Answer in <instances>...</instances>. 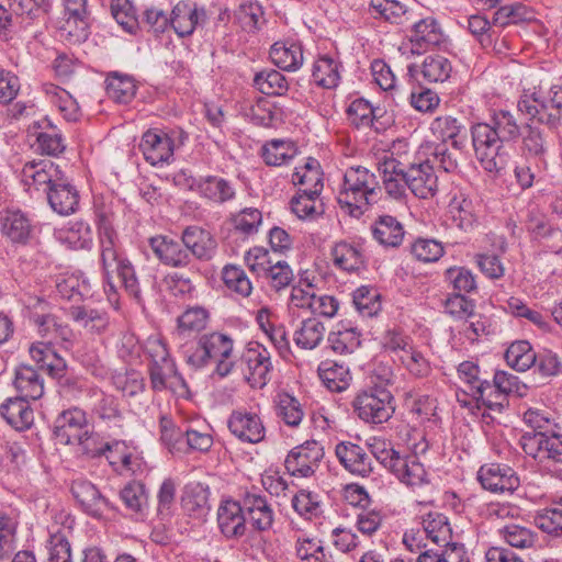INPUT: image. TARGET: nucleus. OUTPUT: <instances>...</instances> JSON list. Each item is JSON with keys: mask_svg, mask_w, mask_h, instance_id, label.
Masks as SVG:
<instances>
[{"mask_svg": "<svg viewBox=\"0 0 562 562\" xmlns=\"http://www.w3.org/2000/svg\"><path fill=\"white\" fill-rule=\"evenodd\" d=\"M74 446L77 447V452L91 458L108 453L106 458L112 464H115L116 462L113 449L117 451L122 447L119 441H104V439L98 432L93 431L90 426L87 428V435H81L80 439L76 440Z\"/></svg>", "mask_w": 562, "mask_h": 562, "instance_id": "35", "label": "nucleus"}, {"mask_svg": "<svg viewBox=\"0 0 562 562\" xmlns=\"http://www.w3.org/2000/svg\"><path fill=\"white\" fill-rule=\"evenodd\" d=\"M312 77L319 87L336 88L340 81L338 61L328 55L318 57L313 65Z\"/></svg>", "mask_w": 562, "mask_h": 562, "instance_id": "50", "label": "nucleus"}, {"mask_svg": "<svg viewBox=\"0 0 562 562\" xmlns=\"http://www.w3.org/2000/svg\"><path fill=\"white\" fill-rule=\"evenodd\" d=\"M505 360L513 369L524 372L536 364L537 355L527 340H519L507 348Z\"/></svg>", "mask_w": 562, "mask_h": 562, "instance_id": "54", "label": "nucleus"}, {"mask_svg": "<svg viewBox=\"0 0 562 562\" xmlns=\"http://www.w3.org/2000/svg\"><path fill=\"white\" fill-rule=\"evenodd\" d=\"M498 533L510 547L519 549L532 547L537 539L536 533L531 529L514 522L499 528Z\"/></svg>", "mask_w": 562, "mask_h": 562, "instance_id": "58", "label": "nucleus"}, {"mask_svg": "<svg viewBox=\"0 0 562 562\" xmlns=\"http://www.w3.org/2000/svg\"><path fill=\"white\" fill-rule=\"evenodd\" d=\"M471 137L475 157L485 171L498 173L506 168L510 158L509 151L492 127L485 123L474 124L471 127Z\"/></svg>", "mask_w": 562, "mask_h": 562, "instance_id": "5", "label": "nucleus"}, {"mask_svg": "<svg viewBox=\"0 0 562 562\" xmlns=\"http://www.w3.org/2000/svg\"><path fill=\"white\" fill-rule=\"evenodd\" d=\"M217 524L226 538L243 537L247 530L243 499H223L217 509Z\"/></svg>", "mask_w": 562, "mask_h": 562, "instance_id": "15", "label": "nucleus"}, {"mask_svg": "<svg viewBox=\"0 0 562 562\" xmlns=\"http://www.w3.org/2000/svg\"><path fill=\"white\" fill-rule=\"evenodd\" d=\"M335 453L341 465L351 474L364 477L373 470L371 457L356 443L339 442Z\"/></svg>", "mask_w": 562, "mask_h": 562, "instance_id": "22", "label": "nucleus"}, {"mask_svg": "<svg viewBox=\"0 0 562 562\" xmlns=\"http://www.w3.org/2000/svg\"><path fill=\"white\" fill-rule=\"evenodd\" d=\"M68 315L75 323L92 335H102L110 326V317L105 311L87 305L70 306Z\"/></svg>", "mask_w": 562, "mask_h": 562, "instance_id": "31", "label": "nucleus"}, {"mask_svg": "<svg viewBox=\"0 0 562 562\" xmlns=\"http://www.w3.org/2000/svg\"><path fill=\"white\" fill-rule=\"evenodd\" d=\"M276 414L288 426L297 427L304 416L301 403L289 393H279L276 400Z\"/></svg>", "mask_w": 562, "mask_h": 562, "instance_id": "55", "label": "nucleus"}, {"mask_svg": "<svg viewBox=\"0 0 562 562\" xmlns=\"http://www.w3.org/2000/svg\"><path fill=\"white\" fill-rule=\"evenodd\" d=\"M64 175L65 172L54 161L41 159L26 162L22 168L21 179L29 189L34 187L36 190H43L47 195L50 187L61 181Z\"/></svg>", "mask_w": 562, "mask_h": 562, "instance_id": "10", "label": "nucleus"}, {"mask_svg": "<svg viewBox=\"0 0 562 562\" xmlns=\"http://www.w3.org/2000/svg\"><path fill=\"white\" fill-rule=\"evenodd\" d=\"M430 131L443 144L450 140L454 149L461 150L465 147V126L451 115L437 116L430 124Z\"/></svg>", "mask_w": 562, "mask_h": 562, "instance_id": "32", "label": "nucleus"}, {"mask_svg": "<svg viewBox=\"0 0 562 562\" xmlns=\"http://www.w3.org/2000/svg\"><path fill=\"white\" fill-rule=\"evenodd\" d=\"M517 106L530 119L558 128L562 125V81L541 82L531 93L525 92Z\"/></svg>", "mask_w": 562, "mask_h": 562, "instance_id": "4", "label": "nucleus"}, {"mask_svg": "<svg viewBox=\"0 0 562 562\" xmlns=\"http://www.w3.org/2000/svg\"><path fill=\"white\" fill-rule=\"evenodd\" d=\"M352 407L362 422L374 425L387 422L395 411L393 395L381 386L358 393L352 401Z\"/></svg>", "mask_w": 562, "mask_h": 562, "instance_id": "6", "label": "nucleus"}, {"mask_svg": "<svg viewBox=\"0 0 562 562\" xmlns=\"http://www.w3.org/2000/svg\"><path fill=\"white\" fill-rule=\"evenodd\" d=\"M0 228L10 241L23 245L29 241L33 231L27 214L15 209H7L0 213Z\"/></svg>", "mask_w": 562, "mask_h": 562, "instance_id": "20", "label": "nucleus"}, {"mask_svg": "<svg viewBox=\"0 0 562 562\" xmlns=\"http://www.w3.org/2000/svg\"><path fill=\"white\" fill-rule=\"evenodd\" d=\"M371 233L381 246L397 248L402 245L405 229L403 224L394 216L379 215L371 225Z\"/></svg>", "mask_w": 562, "mask_h": 562, "instance_id": "28", "label": "nucleus"}, {"mask_svg": "<svg viewBox=\"0 0 562 562\" xmlns=\"http://www.w3.org/2000/svg\"><path fill=\"white\" fill-rule=\"evenodd\" d=\"M406 181L407 189L419 199L432 198L438 189V178L428 160L407 166Z\"/></svg>", "mask_w": 562, "mask_h": 562, "instance_id": "16", "label": "nucleus"}, {"mask_svg": "<svg viewBox=\"0 0 562 562\" xmlns=\"http://www.w3.org/2000/svg\"><path fill=\"white\" fill-rule=\"evenodd\" d=\"M245 515L251 526L258 531L271 529L274 513L267 498L255 492H245L241 496Z\"/></svg>", "mask_w": 562, "mask_h": 562, "instance_id": "21", "label": "nucleus"}, {"mask_svg": "<svg viewBox=\"0 0 562 562\" xmlns=\"http://www.w3.org/2000/svg\"><path fill=\"white\" fill-rule=\"evenodd\" d=\"M485 124L492 127L505 144L517 140L521 135L516 116L508 110L494 111L490 122Z\"/></svg>", "mask_w": 562, "mask_h": 562, "instance_id": "47", "label": "nucleus"}, {"mask_svg": "<svg viewBox=\"0 0 562 562\" xmlns=\"http://www.w3.org/2000/svg\"><path fill=\"white\" fill-rule=\"evenodd\" d=\"M472 395L477 402V408H485L482 413L483 418H493L492 413H502L508 406L507 395L486 380L477 384L476 391Z\"/></svg>", "mask_w": 562, "mask_h": 562, "instance_id": "33", "label": "nucleus"}, {"mask_svg": "<svg viewBox=\"0 0 562 562\" xmlns=\"http://www.w3.org/2000/svg\"><path fill=\"white\" fill-rule=\"evenodd\" d=\"M323 384L331 392H342L351 381L349 368L333 360L321 362L317 369Z\"/></svg>", "mask_w": 562, "mask_h": 562, "instance_id": "42", "label": "nucleus"}, {"mask_svg": "<svg viewBox=\"0 0 562 562\" xmlns=\"http://www.w3.org/2000/svg\"><path fill=\"white\" fill-rule=\"evenodd\" d=\"M199 193L216 203H225L235 196V190L229 181L216 176H206L195 182Z\"/></svg>", "mask_w": 562, "mask_h": 562, "instance_id": "43", "label": "nucleus"}, {"mask_svg": "<svg viewBox=\"0 0 562 562\" xmlns=\"http://www.w3.org/2000/svg\"><path fill=\"white\" fill-rule=\"evenodd\" d=\"M0 416L14 429L26 430L34 423V412L23 396L7 398L0 405Z\"/></svg>", "mask_w": 562, "mask_h": 562, "instance_id": "26", "label": "nucleus"}, {"mask_svg": "<svg viewBox=\"0 0 562 562\" xmlns=\"http://www.w3.org/2000/svg\"><path fill=\"white\" fill-rule=\"evenodd\" d=\"M422 526L426 531L427 539L438 546L450 544L452 530L448 518L438 512H430L423 516Z\"/></svg>", "mask_w": 562, "mask_h": 562, "instance_id": "46", "label": "nucleus"}, {"mask_svg": "<svg viewBox=\"0 0 562 562\" xmlns=\"http://www.w3.org/2000/svg\"><path fill=\"white\" fill-rule=\"evenodd\" d=\"M323 458V446L316 440H307L289 451L284 467L291 476L311 477L319 468Z\"/></svg>", "mask_w": 562, "mask_h": 562, "instance_id": "8", "label": "nucleus"}, {"mask_svg": "<svg viewBox=\"0 0 562 562\" xmlns=\"http://www.w3.org/2000/svg\"><path fill=\"white\" fill-rule=\"evenodd\" d=\"M325 334V324L317 317H308L300 322L293 333V341L301 349L314 350L323 342Z\"/></svg>", "mask_w": 562, "mask_h": 562, "instance_id": "38", "label": "nucleus"}, {"mask_svg": "<svg viewBox=\"0 0 562 562\" xmlns=\"http://www.w3.org/2000/svg\"><path fill=\"white\" fill-rule=\"evenodd\" d=\"M244 379L251 387L262 389L271 379L273 369L270 351L259 342H249L238 360H235Z\"/></svg>", "mask_w": 562, "mask_h": 562, "instance_id": "7", "label": "nucleus"}, {"mask_svg": "<svg viewBox=\"0 0 562 562\" xmlns=\"http://www.w3.org/2000/svg\"><path fill=\"white\" fill-rule=\"evenodd\" d=\"M209 497V486L200 482H191L183 487L181 506L189 516L203 519L211 509Z\"/></svg>", "mask_w": 562, "mask_h": 562, "instance_id": "30", "label": "nucleus"}, {"mask_svg": "<svg viewBox=\"0 0 562 562\" xmlns=\"http://www.w3.org/2000/svg\"><path fill=\"white\" fill-rule=\"evenodd\" d=\"M254 86L266 95L281 97L289 90V82L283 74L276 69H267L257 72L254 77Z\"/></svg>", "mask_w": 562, "mask_h": 562, "instance_id": "51", "label": "nucleus"}, {"mask_svg": "<svg viewBox=\"0 0 562 562\" xmlns=\"http://www.w3.org/2000/svg\"><path fill=\"white\" fill-rule=\"evenodd\" d=\"M378 188L376 177L368 168L349 167L337 195L338 204L350 216L359 218L374 200Z\"/></svg>", "mask_w": 562, "mask_h": 562, "instance_id": "3", "label": "nucleus"}, {"mask_svg": "<svg viewBox=\"0 0 562 562\" xmlns=\"http://www.w3.org/2000/svg\"><path fill=\"white\" fill-rule=\"evenodd\" d=\"M205 19V10L192 1H179L170 14L171 27L180 37L191 35Z\"/></svg>", "mask_w": 562, "mask_h": 562, "instance_id": "18", "label": "nucleus"}, {"mask_svg": "<svg viewBox=\"0 0 562 562\" xmlns=\"http://www.w3.org/2000/svg\"><path fill=\"white\" fill-rule=\"evenodd\" d=\"M89 422L86 412L72 407L63 411L55 419L53 434L56 441L60 445L72 446L81 435H87Z\"/></svg>", "mask_w": 562, "mask_h": 562, "instance_id": "11", "label": "nucleus"}, {"mask_svg": "<svg viewBox=\"0 0 562 562\" xmlns=\"http://www.w3.org/2000/svg\"><path fill=\"white\" fill-rule=\"evenodd\" d=\"M334 263L337 268L351 272L363 267V255L361 250L346 241L335 245L331 251Z\"/></svg>", "mask_w": 562, "mask_h": 562, "instance_id": "53", "label": "nucleus"}, {"mask_svg": "<svg viewBox=\"0 0 562 562\" xmlns=\"http://www.w3.org/2000/svg\"><path fill=\"white\" fill-rule=\"evenodd\" d=\"M149 246L159 261L173 268H183L190 265L191 256L181 241L168 236H155L149 239Z\"/></svg>", "mask_w": 562, "mask_h": 562, "instance_id": "17", "label": "nucleus"}, {"mask_svg": "<svg viewBox=\"0 0 562 562\" xmlns=\"http://www.w3.org/2000/svg\"><path fill=\"white\" fill-rule=\"evenodd\" d=\"M222 279L227 289L247 297L251 294L252 284L246 272L238 266L227 265L223 268Z\"/></svg>", "mask_w": 562, "mask_h": 562, "instance_id": "60", "label": "nucleus"}, {"mask_svg": "<svg viewBox=\"0 0 562 562\" xmlns=\"http://www.w3.org/2000/svg\"><path fill=\"white\" fill-rule=\"evenodd\" d=\"M292 183L315 195H321L324 189L323 171L318 160L307 158L303 166L296 167L292 175Z\"/></svg>", "mask_w": 562, "mask_h": 562, "instance_id": "37", "label": "nucleus"}, {"mask_svg": "<svg viewBox=\"0 0 562 562\" xmlns=\"http://www.w3.org/2000/svg\"><path fill=\"white\" fill-rule=\"evenodd\" d=\"M139 149L147 162L151 166H157L162 162H169L173 156L175 143L167 133L158 130H148L143 134Z\"/></svg>", "mask_w": 562, "mask_h": 562, "instance_id": "14", "label": "nucleus"}, {"mask_svg": "<svg viewBox=\"0 0 562 562\" xmlns=\"http://www.w3.org/2000/svg\"><path fill=\"white\" fill-rule=\"evenodd\" d=\"M47 201L54 212L65 216L77 211L79 193L66 175H64L63 180L48 190Z\"/></svg>", "mask_w": 562, "mask_h": 562, "instance_id": "27", "label": "nucleus"}, {"mask_svg": "<svg viewBox=\"0 0 562 562\" xmlns=\"http://www.w3.org/2000/svg\"><path fill=\"white\" fill-rule=\"evenodd\" d=\"M369 11L375 19L403 24L413 18V10L400 0H371Z\"/></svg>", "mask_w": 562, "mask_h": 562, "instance_id": "39", "label": "nucleus"}, {"mask_svg": "<svg viewBox=\"0 0 562 562\" xmlns=\"http://www.w3.org/2000/svg\"><path fill=\"white\" fill-rule=\"evenodd\" d=\"M120 498L126 509L137 517H144L148 509V494L145 485L139 481L127 483L120 491Z\"/></svg>", "mask_w": 562, "mask_h": 562, "instance_id": "49", "label": "nucleus"}, {"mask_svg": "<svg viewBox=\"0 0 562 562\" xmlns=\"http://www.w3.org/2000/svg\"><path fill=\"white\" fill-rule=\"evenodd\" d=\"M452 71L451 61L442 55H429L422 65V75L428 82H445Z\"/></svg>", "mask_w": 562, "mask_h": 562, "instance_id": "57", "label": "nucleus"}, {"mask_svg": "<svg viewBox=\"0 0 562 562\" xmlns=\"http://www.w3.org/2000/svg\"><path fill=\"white\" fill-rule=\"evenodd\" d=\"M95 222L100 241V261L102 266L104 290L108 294L115 293L113 274L116 273L126 293L138 303L142 301L139 281L132 262L125 257L119 245L114 229V213L108 205L95 207Z\"/></svg>", "mask_w": 562, "mask_h": 562, "instance_id": "1", "label": "nucleus"}, {"mask_svg": "<svg viewBox=\"0 0 562 562\" xmlns=\"http://www.w3.org/2000/svg\"><path fill=\"white\" fill-rule=\"evenodd\" d=\"M70 491L82 509L92 517H100L103 507L114 509V506L103 497L99 490L89 481L81 479L75 480Z\"/></svg>", "mask_w": 562, "mask_h": 562, "instance_id": "24", "label": "nucleus"}, {"mask_svg": "<svg viewBox=\"0 0 562 562\" xmlns=\"http://www.w3.org/2000/svg\"><path fill=\"white\" fill-rule=\"evenodd\" d=\"M536 526L546 533L559 536L562 533V507H549L537 512Z\"/></svg>", "mask_w": 562, "mask_h": 562, "instance_id": "64", "label": "nucleus"}, {"mask_svg": "<svg viewBox=\"0 0 562 562\" xmlns=\"http://www.w3.org/2000/svg\"><path fill=\"white\" fill-rule=\"evenodd\" d=\"M59 238L71 249H86L91 246L92 232L85 222H75L67 229L60 232Z\"/></svg>", "mask_w": 562, "mask_h": 562, "instance_id": "61", "label": "nucleus"}, {"mask_svg": "<svg viewBox=\"0 0 562 562\" xmlns=\"http://www.w3.org/2000/svg\"><path fill=\"white\" fill-rule=\"evenodd\" d=\"M448 212L452 223L465 233H470L479 226L473 202L463 195H456L451 199Z\"/></svg>", "mask_w": 562, "mask_h": 562, "instance_id": "41", "label": "nucleus"}, {"mask_svg": "<svg viewBox=\"0 0 562 562\" xmlns=\"http://www.w3.org/2000/svg\"><path fill=\"white\" fill-rule=\"evenodd\" d=\"M262 276L268 280L269 285L276 291H281L288 288L294 277L291 267L284 260L273 261L272 265L268 266Z\"/></svg>", "mask_w": 562, "mask_h": 562, "instance_id": "63", "label": "nucleus"}, {"mask_svg": "<svg viewBox=\"0 0 562 562\" xmlns=\"http://www.w3.org/2000/svg\"><path fill=\"white\" fill-rule=\"evenodd\" d=\"M231 432L241 441L257 443L265 438V427L255 413L235 411L228 418Z\"/></svg>", "mask_w": 562, "mask_h": 562, "instance_id": "19", "label": "nucleus"}, {"mask_svg": "<svg viewBox=\"0 0 562 562\" xmlns=\"http://www.w3.org/2000/svg\"><path fill=\"white\" fill-rule=\"evenodd\" d=\"M392 473L405 485L418 487L428 483V474L416 456L401 457Z\"/></svg>", "mask_w": 562, "mask_h": 562, "instance_id": "40", "label": "nucleus"}, {"mask_svg": "<svg viewBox=\"0 0 562 562\" xmlns=\"http://www.w3.org/2000/svg\"><path fill=\"white\" fill-rule=\"evenodd\" d=\"M235 20L248 33H256L266 23L263 9L258 2L241 3L235 11Z\"/></svg>", "mask_w": 562, "mask_h": 562, "instance_id": "56", "label": "nucleus"}, {"mask_svg": "<svg viewBox=\"0 0 562 562\" xmlns=\"http://www.w3.org/2000/svg\"><path fill=\"white\" fill-rule=\"evenodd\" d=\"M56 31L64 42L70 45L81 44L90 35V14H64L57 21Z\"/></svg>", "mask_w": 562, "mask_h": 562, "instance_id": "29", "label": "nucleus"}, {"mask_svg": "<svg viewBox=\"0 0 562 562\" xmlns=\"http://www.w3.org/2000/svg\"><path fill=\"white\" fill-rule=\"evenodd\" d=\"M526 454L539 462L562 463V435L555 432H526L520 438Z\"/></svg>", "mask_w": 562, "mask_h": 562, "instance_id": "9", "label": "nucleus"}, {"mask_svg": "<svg viewBox=\"0 0 562 562\" xmlns=\"http://www.w3.org/2000/svg\"><path fill=\"white\" fill-rule=\"evenodd\" d=\"M483 488L493 493L514 492L519 486V477L508 465L499 463L484 464L477 472Z\"/></svg>", "mask_w": 562, "mask_h": 562, "instance_id": "13", "label": "nucleus"}, {"mask_svg": "<svg viewBox=\"0 0 562 562\" xmlns=\"http://www.w3.org/2000/svg\"><path fill=\"white\" fill-rule=\"evenodd\" d=\"M378 170L381 175L385 193L394 200L404 199L407 190V166L398 158L394 157V153L392 151L390 155H385L379 160Z\"/></svg>", "mask_w": 562, "mask_h": 562, "instance_id": "12", "label": "nucleus"}, {"mask_svg": "<svg viewBox=\"0 0 562 562\" xmlns=\"http://www.w3.org/2000/svg\"><path fill=\"white\" fill-rule=\"evenodd\" d=\"M327 342L333 352L340 356L351 355L361 345V333L357 327L338 323L336 328L329 331Z\"/></svg>", "mask_w": 562, "mask_h": 562, "instance_id": "34", "label": "nucleus"}, {"mask_svg": "<svg viewBox=\"0 0 562 562\" xmlns=\"http://www.w3.org/2000/svg\"><path fill=\"white\" fill-rule=\"evenodd\" d=\"M184 248L199 260H210L216 252V240L212 234L199 226H188L181 235Z\"/></svg>", "mask_w": 562, "mask_h": 562, "instance_id": "25", "label": "nucleus"}, {"mask_svg": "<svg viewBox=\"0 0 562 562\" xmlns=\"http://www.w3.org/2000/svg\"><path fill=\"white\" fill-rule=\"evenodd\" d=\"M233 351V338L220 331L203 334L194 344L182 348L183 357L189 366L202 369L210 362H214V373L221 378L229 375L235 368Z\"/></svg>", "mask_w": 562, "mask_h": 562, "instance_id": "2", "label": "nucleus"}, {"mask_svg": "<svg viewBox=\"0 0 562 562\" xmlns=\"http://www.w3.org/2000/svg\"><path fill=\"white\" fill-rule=\"evenodd\" d=\"M291 212L300 220H314L325 212L321 195L299 190L290 200Z\"/></svg>", "mask_w": 562, "mask_h": 562, "instance_id": "45", "label": "nucleus"}, {"mask_svg": "<svg viewBox=\"0 0 562 562\" xmlns=\"http://www.w3.org/2000/svg\"><path fill=\"white\" fill-rule=\"evenodd\" d=\"M232 223L235 231L249 236L258 232V228L262 223V214L256 207H245L233 214Z\"/></svg>", "mask_w": 562, "mask_h": 562, "instance_id": "62", "label": "nucleus"}, {"mask_svg": "<svg viewBox=\"0 0 562 562\" xmlns=\"http://www.w3.org/2000/svg\"><path fill=\"white\" fill-rule=\"evenodd\" d=\"M106 93L117 103H128L136 93V86L131 77L112 75L106 79Z\"/></svg>", "mask_w": 562, "mask_h": 562, "instance_id": "59", "label": "nucleus"}, {"mask_svg": "<svg viewBox=\"0 0 562 562\" xmlns=\"http://www.w3.org/2000/svg\"><path fill=\"white\" fill-rule=\"evenodd\" d=\"M443 38L445 35L441 26L432 16H427L415 22L409 35V41L413 45L412 50L417 54L440 45Z\"/></svg>", "mask_w": 562, "mask_h": 562, "instance_id": "23", "label": "nucleus"}, {"mask_svg": "<svg viewBox=\"0 0 562 562\" xmlns=\"http://www.w3.org/2000/svg\"><path fill=\"white\" fill-rule=\"evenodd\" d=\"M14 386L25 400H38L44 394V384L35 369L21 366L15 371Z\"/></svg>", "mask_w": 562, "mask_h": 562, "instance_id": "44", "label": "nucleus"}, {"mask_svg": "<svg viewBox=\"0 0 562 562\" xmlns=\"http://www.w3.org/2000/svg\"><path fill=\"white\" fill-rule=\"evenodd\" d=\"M34 128L41 130L36 132V142L38 149L46 155L56 156L64 151L65 145L61 136L53 126L50 120L42 119L34 123Z\"/></svg>", "mask_w": 562, "mask_h": 562, "instance_id": "48", "label": "nucleus"}, {"mask_svg": "<svg viewBox=\"0 0 562 562\" xmlns=\"http://www.w3.org/2000/svg\"><path fill=\"white\" fill-rule=\"evenodd\" d=\"M296 155V147L292 142L272 139L261 148V157L268 166L279 167L288 164Z\"/></svg>", "mask_w": 562, "mask_h": 562, "instance_id": "52", "label": "nucleus"}, {"mask_svg": "<svg viewBox=\"0 0 562 562\" xmlns=\"http://www.w3.org/2000/svg\"><path fill=\"white\" fill-rule=\"evenodd\" d=\"M270 58L280 69L296 71L303 65V47L296 42H277L270 48Z\"/></svg>", "mask_w": 562, "mask_h": 562, "instance_id": "36", "label": "nucleus"}]
</instances>
